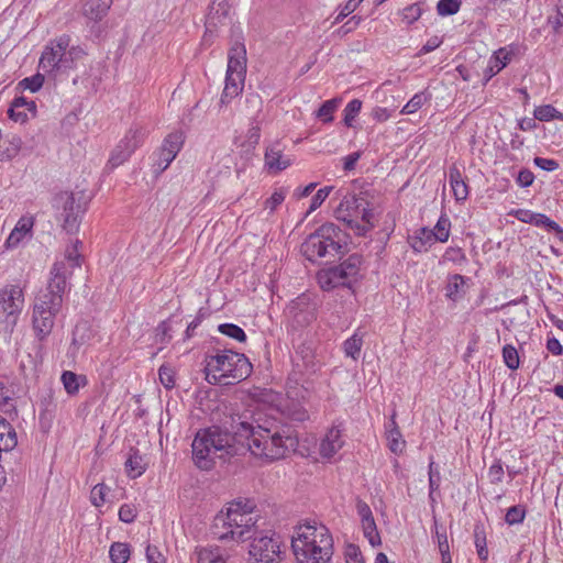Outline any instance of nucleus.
Masks as SVG:
<instances>
[{
	"label": "nucleus",
	"mask_w": 563,
	"mask_h": 563,
	"mask_svg": "<svg viewBox=\"0 0 563 563\" xmlns=\"http://www.w3.org/2000/svg\"><path fill=\"white\" fill-rule=\"evenodd\" d=\"M68 275L70 273L65 262H56L51 269L46 289L35 298L32 327L40 341H44L52 333L55 319L62 311L64 295L70 289L67 282Z\"/></svg>",
	"instance_id": "nucleus-3"
},
{
	"label": "nucleus",
	"mask_w": 563,
	"mask_h": 563,
	"mask_svg": "<svg viewBox=\"0 0 563 563\" xmlns=\"http://www.w3.org/2000/svg\"><path fill=\"white\" fill-rule=\"evenodd\" d=\"M146 134L147 132L143 126L139 124L132 125L125 136L112 151L109 159L111 166L118 167L128 161L135 150L143 144Z\"/></svg>",
	"instance_id": "nucleus-11"
},
{
	"label": "nucleus",
	"mask_w": 563,
	"mask_h": 563,
	"mask_svg": "<svg viewBox=\"0 0 563 563\" xmlns=\"http://www.w3.org/2000/svg\"><path fill=\"white\" fill-rule=\"evenodd\" d=\"M81 244L79 240H76L70 246L66 249L65 257L70 263L71 267L80 266V254L78 246Z\"/></svg>",
	"instance_id": "nucleus-53"
},
{
	"label": "nucleus",
	"mask_w": 563,
	"mask_h": 563,
	"mask_svg": "<svg viewBox=\"0 0 563 563\" xmlns=\"http://www.w3.org/2000/svg\"><path fill=\"white\" fill-rule=\"evenodd\" d=\"M449 181L452 187L456 200H465L468 195L467 185L465 184L461 170L452 165L449 169Z\"/></svg>",
	"instance_id": "nucleus-25"
},
{
	"label": "nucleus",
	"mask_w": 563,
	"mask_h": 563,
	"mask_svg": "<svg viewBox=\"0 0 563 563\" xmlns=\"http://www.w3.org/2000/svg\"><path fill=\"white\" fill-rule=\"evenodd\" d=\"M343 445L341 431L333 427L325 434L320 444V453L323 457H332Z\"/></svg>",
	"instance_id": "nucleus-20"
},
{
	"label": "nucleus",
	"mask_w": 563,
	"mask_h": 563,
	"mask_svg": "<svg viewBox=\"0 0 563 563\" xmlns=\"http://www.w3.org/2000/svg\"><path fill=\"white\" fill-rule=\"evenodd\" d=\"M252 369L253 366L244 354L231 350L210 356L206 365L207 377L212 374L214 383L223 385L246 379Z\"/></svg>",
	"instance_id": "nucleus-6"
},
{
	"label": "nucleus",
	"mask_w": 563,
	"mask_h": 563,
	"mask_svg": "<svg viewBox=\"0 0 563 563\" xmlns=\"http://www.w3.org/2000/svg\"><path fill=\"white\" fill-rule=\"evenodd\" d=\"M533 163L536 166H538L539 168L547 170V172L556 170L560 166L555 159L544 158V157H540V156L534 157Z\"/></svg>",
	"instance_id": "nucleus-58"
},
{
	"label": "nucleus",
	"mask_w": 563,
	"mask_h": 563,
	"mask_svg": "<svg viewBox=\"0 0 563 563\" xmlns=\"http://www.w3.org/2000/svg\"><path fill=\"white\" fill-rule=\"evenodd\" d=\"M21 107H25V110L30 111L33 115L36 112V104L33 100H27L24 97H18L12 101L11 107L8 110L9 118L15 122H24L27 119L25 111H21Z\"/></svg>",
	"instance_id": "nucleus-21"
},
{
	"label": "nucleus",
	"mask_w": 563,
	"mask_h": 563,
	"mask_svg": "<svg viewBox=\"0 0 563 563\" xmlns=\"http://www.w3.org/2000/svg\"><path fill=\"white\" fill-rule=\"evenodd\" d=\"M362 108V101L358 99L351 100L344 108V124L352 126L355 117L358 114Z\"/></svg>",
	"instance_id": "nucleus-44"
},
{
	"label": "nucleus",
	"mask_w": 563,
	"mask_h": 563,
	"mask_svg": "<svg viewBox=\"0 0 563 563\" xmlns=\"http://www.w3.org/2000/svg\"><path fill=\"white\" fill-rule=\"evenodd\" d=\"M24 306V296L20 286L9 285L0 290V318L13 328Z\"/></svg>",
	"instance_id": "nucleus-13"
},
{
	"label": "nucleus",
	"mask_w": 563,
	"mask_h": 563,
	"mask_svg": "<svg viewBox=\"0 0 563 563\" xmlns=\"http://www.w3.org/2000/svg\"><path fill=\"white\" fill-rule=\"evenodd\" d=\"M54 207L60 210L59 219L63 220V229L67 233H76L87 208L84 194L62 191L55 196Z\"/></svg>",
	"instance_id": "nucleus-9"
},
{
	"label": "nucleus",
	"mask_w": 563,
	"mask_h": 563,
	"mask_svg": "<svg viewBox=\"0 0 563 563\" xmlns=\"http://www.w3.org/2000/svg\"><path fill=\"white\" fill-rule=\"evenodd\" d=\"M503 358L506 366L510 369H517L519 367V354L515 346L507 344L503 347Z\"/></svg>",
	"instance_id": "nucleus-41"
},
{
	"label": "nucleus",
	"mask_w": 563,
	"mask_h": 563,
	"mask_svg": "<svg viewBox=\"0 0 563 563\" xmlns=\"http://www.w3.org/2000/svg\"><path fill=\"white\" fill-rule=\"evenodd\" d=\"M130 547L124 542H114L109 550V556L112 563H126L130 559Z\"/></svg>",
	"instance_id": "nucleus-31"
},
{
	"label": "nucleus",
	"mask_w": 563,
	"mask_h": 563,
	"mask_svg": "<svg viewBox=\"0 0 563 563\" xmlns=\"http://www.w3.org/2000/svg\"><path fill=\"white\" fill-rule=\"evenodd\" d=\"M365 199L356 195H346L343 197L334 211L335 218L343 221L351 229L355 220H357L360 210L365 203Z\"/></svg>",
	"instance_id": "nucleus-15"
},
{
	"label": "nucleus",
	"mask_w": 563,
	"mask_h": 563,
	"mask_svg": "<svg viewBox=\"0 0 563 563\" xmlns=\"http://www.w3.org/2000/svg\"><path fill=\"white\" fill-rule=\"evenodd\" d=\"M441 482V475L439 467L433 461L429 464V497L434 501V493L439 489Z\"/></svg>",
	"instance_id": "nucleus-40"
},
{
	"label": "nucleus",
	"mask_w": 563,
	"mask_h": 563,
	"mask_svg": "<svg viewBox=\"0 0 563 563\" xmlns=\"http://www.w3.org/2000/svg\"><path fill=\"white\" fill-rule=\"evenodd\" d=\"M428 100L426 92H418L404 106L401 113L411 114L417 112Z\"/></svg>",
	"instance_id": "nucleus-43"
},
{
	"label": "nucleus",
	"mask_w": 563,
	"mask_h": 563,
	"mask_svg": "<svg viewBox=\"0 0 563 563\" xmlns=\"http://www.w3.org/2000/svg\"><path fill=\"white\" fill-rule=\"evenodd\" d=\"M260 515L249 501L238 500L231 503L225 512L221 511L214 517L211 532L220 541L252 540L249 553L256 563H278V537L272 530H260Z\"/></svg>",
	"instance_id": "nucleus-2"
},
{
	"label": "nucleus",
	"mask_w": 563,
	"mask_h": 563,
	"mask_svg": "<svg viewBox=\"0 0 563 563\" xmlns=\"http://www.w3.org/2000/svg\"><path fill=\"white\" fill-rule=\"evenodd\" d=\"M421 7L415 3L404 9L402 16L408 24H412L421 16Z\"/></svg>",
	"instance_id": "nucleus-54"
},
{
	"label": "nucleus",
	"mask_w": 563,
	"mask_h": 563,
	"mask_svg": "<svg viewBox=\"0 0 563 563\" xmlns=\"http://www.w3.org/2000/svg\"><path fill=\"white\" fill-rule=\"evenodd\" d=\"M245 104L247 108V115L254 121L258 119L260 113L262 112L263 100L257 93H249L245 97Z\"/></svg>",
	"instance_id": "nucleus-34"
},
{
	"label": "nucleus",
	"mask_w": 563,
	"mask_h": 563,
	"mask_svg": "<svg viewBox=\"0 0 563 563\" xmlns=\"http://www.w3.org/2000/svg\"><path fill=\"white\" fill-rule=\"evenodd\" d=\"M7 142H8V146L3 151L0 150V161L11 159V158L15 157L21 150V145H22L21 137L13 135Z\"/></svg>",
	"instance_id": "nucleus-39"
},
{
	"label": "nucleus",
	"mask_w": 563,
	"mask_h": 563,
	"mask_svg": "<svg viewBox=\"0 0 563 563\" xmlns=\"http://www.w3.org/2000/svg\"><path fill=\"white\" fill-rule=\"evenodd\" d=\"M465 284L464 276L460 274H454L450 279L445 287V296L451 300L455 301L459 298V290Z\"/></svg>",
	"instance_id": "nucleus-38"
},
{
	"label": "nucleus",
	"mask_w": 563,
	"mask_h": 563,
	"mask_svg": "<svg viewBox=\"0 0 563 563\" xmlns=\"http://www.w3.org/2000/svg\"><path fill=\"white\" fill-rule=\"evenodd\" d=\"M261 137V126H260V120L256 119V121L252 120L250 124V129L246 133V143L251 147H255Z\"/></svg>",
	"instance_id": "nucleus-52"
},
{
	"label": "nucleus",
	"mask_w": 563,
	"mask_h": 563,
	"mask_svg": "<svg viewBox=\"0 0 563 563\" xmlns=\"http://www.w3.org/2000/svg\"><path fill=\"white\" fill-rule=\"evenodd\" d=\"M183 144V134L178 132L169 133L164 139L161 147L156 150L152 155V170L156 177L159 176L165 169H167V167L181 150Z\"/></svg>",
	"instance_id": "nucleus-12"
},
{
	"label": "nucleus",
	"mask_w": 563,
	"mask_h": 563,
	"mask_svg": "<svg viewBox=\"0 0 563 563\" xmlns=\"http://www.w3.org/2000/svg\"><path fill=\"white\" fill-rule=\"evenodd\" d=\"M62 383L65 387V390L69 395H74L79 390V376L70 371H65L62 374Z\"/></svg>",
	"instance_id": "nucleus-42"
},
{
	"label": "nucleus",
	"mask_w": 563,
	"mask_h": 563,
	"mask_svg": "<svg viewBox=\"0 0 563 563\" xmlns=\"http://www.w3.org/2000/svg\"><path fill=\"white\" fill-rule=\"evenodd\" d=\"M113 0H87L84 14L91 21H100L108 12Z\"/></svg>",
	"instance_id": "nucleus-22"
},
{
	"label": "nucleus",
	"mask_w": 563,
	"mask_h": 563,
	"mask_svg": "<svg viewBox=\"0 0 563 563\" xmlns=\"http://www.w3.org/2000/svg\"><path fill=\"white\" fill-rule=\"evenodd\" d=\"M265 163L271 170L282 172L290 166V158L284 157L280 150L271 147L266 150Z\"/></svg>",
	"instance_id": "nucleus-26"
},
{
	"label": "nucleus",
	"mask_w": 563,
	"mask_h": 563,
	"mask_svg": "<svg viewBox=\"0 0 563 563\" xmlns=\"http://www.w3.org/2000/svg\"><path fill=\"white\" fill-rule=\"evenodd\" d=\"M294 367L296 383L309 389L311 376L320 369V362L316 358L313 350L309 344L301 343L298 345L294 357Z\"/></svg>",
	"instance_id": "nucleus-10"
},
{
	"label": "nucleus",
	"mask_w": 563,
	"mask_h": 563,
	"mask_svg": "<svg viewBox=\"0 0 563 563\" xmlns=\"http://www.w3.org/2000/svg\"><path fill=\"white\" fill-rule=\"evenodd\" d=\"M86 55L87 52L82 46L70 45V36L63 34L45 45L38 60V68L56 79L68 70L75 69L77 63Z\"/></svg>",
	"instance_id": "nucleus-5"
},
{
	"label": "nucleus",
	"mask_w": 563,
	"mask_h": 563,
	"mask_svg": "<svg viewBox=\"0 0 563 563\" xmlns=\"http://www.w3.org/2000/svg\"><path fill=\"white\" fill-rule=\"evenodd\" d=\"M45 76L43 74L37 73L31 77L22 79L19 82V86L23 87L24 89H29L32 92H36L42 88Z\"/></svg>",
	"instance_id": "nucleus-47"
},
{
	"label": "nucleus",
	"mask_w": 563,
	"mask_h": 563,
	"mask_svg": "<svg viewBox=\"0 0 563 563\" xmlns=\"http://www.w3.org/2000/svg\"><path fill=\"white\" fill-rule=\"evenodd\" d=\"M461 7V0H440L437 4L439 15L446 16L455 14Z\"/></svg>",
	"instance_id": "nucleus-46"
},
{
	"label": "nucleus",
	"mask_w": 563,
	"mask_h": 563,
	"mask_svg": "<svg viewBox=\"0 0 563 563\" xmlns=\"http://www.w3.org/2000/svg\"><path fill=\"white\" fill-rule=\"evenodd\" d=\"M533 115L534 119L542 122H548L551 120L563 121V113L558 111L552 104H543L537 107L534 109Z\"/></svg>",
	"instance_id": "nucleus-32"
},
{
	"label": "nucleus",
	"mask_w": 563,
	"mask_h": 563,
	"mask_svg": "<svg viewBox=\"0 0 563 563\" xmlns=\"http://www.w3.org/2000/svg\"><path fill=\"white\" fill-rule=\"evenodd\" d=\"M146 559L148 563H165V558L156 547L147 545Z\"/></svg>",
	"instance_id": "nucleus-62"
},
{
	"label": "nucleus",
	"mask_w": 563,
	"mask_h": 563,
	"mask_svg": "<svg viewBox=\"0 0 563 563\" xmlns=\"http://www.w3.org/2000/svg\"><path fill=\"white\" fill-rule=\"evenodd\" d=\"M245 75L228 73L225 75V86L221 95V104H227L236 97L243 89Z\"/></svg>",
	"instance_id": "nucleus-18"
},
{
	"label": "nucleus",
	"mask_w": 563,
	"mask_h": 563,
	"mask_svg": "<svg viewBox=\"0 0 563 563\" xmlns=\"http://www.w3.org/2000/svg\"><path fill=\"white\" fill-rule=\"evenodd\" d=\"M332 190H333L332 186H325L323 188H320L312 197L311 203H310V207H309L307 213H311L314 210H317L323 203V201L328 198V196L330 195V192Z\"/></svg>",
	"instance_id": "nucleus-49"
},
{
	"label": "nucleus",
	"mask_w": 563,
	"mask_h": 563,
	"mask_svg": "<svg viewBox=\"0 0 563 563\" xmlns=\"http://www.w3.org/2000/svg\"><path fill=\"white\" fill-rule=\"evenodd\" d=\"M511 55L506 47H501L493 54L484 71V85L510 63Z\"/></svg>",
	"instance_id": "nucleus-17"
},
{
	"label": "nucleus",
	"mask_w": 563,
	"mask_h": 563,
	"mask_svg": "<svg viewBox=\"0 0 563 563\" xmlns=\"http://www.w3.org/2000/svg\"><path fill=\"white\" fill-rule=\"evenodd\" d=\"M109 492V487L104 484H97L91 489L90 499L96 507H100L106 503V495Z\"/></svg>",
	"instance_id": "nucleus-50"
},
{
	"label": "nucleus",
	"mask_w": 563,
	"mask_h": 563,
	"mask_svg": "<svg viewBox=\"0 0 563 563\" xmlns=\"http://www.w3.org/2000/svg\"><path fill=\"white\" fill-rule=\"evenodd\" d=\"M285 200V194L283 191H275L266 201L265 208L274 211Z\"/></svg>",
	"instance_id": "nucleus-63"
},
{
	"label": "nucleus",
	"mask_w": 563,
	"mask_h": 563,
	"mask_svg": "<svg viewBox=\"0 0 563 563\" xmlns=\"http://www.w3.org/2000/svg\"><path fill=\"white\" fill-rule=\"evenodd\" d=\"M316 310L311 297L302 294L289 302L286 313L297 327H306L316 319Z\"/></svg>",
	"instance_id": "nucleus-14"
},
{
	"label": "nucleus",
	"mask_w": 563,
	"mask_h": 563,
	"mask_svg": "<svg viewBox=\"0 0 563 563\" xmlns=\"http://www.w3.org/2000/svg\"><path fill=\"white\" fill-rule=\"evenodd\" d=\"M517 184L520 186V187H529L532 185L533 180H534V175L533 173L528 169V168H522L519 173H518V176H517Z\"/></svg>",
	"instance_id": "nucleus-59"
},
{
	"label": "nucleus",
	"mask_w": 563,
	"mask_h": 563,
	"mask_svg": "<svg viewBox=\"0 0 563 563\" xmlns=\"http://www.w3.org/2000/svg\"><path fill=\"white\" fill-rule=\"evenodd\" d=\"M548 23L555 33H559L560 29L563 27V13L558 10L554 15L549 16Z\"/></svg>",
	"instance_id": "nucleus-64"
},
{
	"label": "nucleus",
	"mask_w": 563,
	"mask_h": 563,
	"mask_svg": "<svg viewBox=\"0 0 563 563\" xmlns=\"http://www.w3.org/2000/svg\"><path fill=\"white\" fill-rule=\"evenodd\" d=\"M158 376L162 385L166 389H172L175 386V374L169 366L162 365L158 369Z\"/></svg>",
	"instance_id": "nucleus-51"
},
{
	"label": "nucleus",
	"mask_w": 563,
	"mask_h": 563,
	"mask_svg": "<svg viewBox=\"0 0 563 563\" xmlns=\"http://www.w3.org/2000/svg\"><path fill=\"white\" fill-rule=\"evenodd\" d=\"M450 227H451V222H450V219L445 216V214H442L435 227H434V230L433 231V235H435V240H438L439 242H446L449 236H450ZM432 234H429V236H431Z\"/></svg>",
	"instance_id": "nucleus-36"
},
{
	"label": "nucleus",
	"mask_w": 563,
	"mask_h": 563,
	"mask_svg": "<svg viewBox=\"0 0 563 563\" xmlns=\"http://www.w3.org/2000/svg\"><path fill=\"white\" fill-rule=\"evenodd\" d=\"M197 563H225L220 549L201 548L196 550Z\"/></svg>",
	"instance_id": "nucleus-30"
},
{
	"label": "nucleus",
	"mask_w": 563,
	"mask_h": 563,
	"mask_svg": "<svg viewBox=\"0 0 563 563\" xmlns=\"http://www.w3.org/2000/svg\"><path fill=\"white\" fill-rule=\"evenodd\" d=\"M345 233L332 222L319 227L300 246L302 255L310 262H316L327 255L341 254L346 244Z\"/></svg>",
	"instance_id": "nucleus-7"
},
{
	"label": "nucleus",
	"mask_w": 563,
	"mask_h": 563,
	"mask_svg": "<svg viewBox=\"0 0 563 563\" xmlns=\"http://www.w3.org/2000/svg\"><path fill=\"white\" fill-rule=\"evenodd\" d=\"M89 328L86 322L78 323L73 331L71 344L79 347L89 339Z\"/></svg>",
	"instance_id": "nucleus-48"
},
{
	"label": "nucleus",
	"mask_w": 563,
	"mask_h": 563,
	"mask_svg": "<svg viewBox=\"0 0 563 563\" xmlns=\"http://www.w3.org/2000/svg\"><path fill=\"white\" fill-rule=\"evenodd\" d=\"M291 548L299 563H328L333 555V539L324 525L306 522L298 527Z\"/></svg>",
	"instance_id": "nucleus-4"
},
{
	"label": "nucleus",
	"mask_w": 563,
	"mask_h": 563,
	"mask_svg": "<svg viewBox=\"0 0 563 563\" xmlns=\"http://www.w3.org/2000/svg\"><path fill=\"white\" fill-rule=\"evenodd\" d=\"M362 219V223H360L357 220L352 225V230L360 236H364L374 228V212L373 209L369 208V202L365 201L363 207L360 210V214Z\"/></svg>",
	"instance_id": "nucleus-24"
},
{
	"label": "nucleus",
	"mask_w": 563,
	"mask_h": 563,
	"mask_svg": "<svg viewBox=\"0 0 563 563\" xmlns=\"http://www.w3.org/2000/svg\"><path fill=\"white\" fill-rule=\"evenodd\" d=\"M14 428L12 424L0 415V440L3 435H9L7 439V448L12 445Z\"/></svg>",
	"instance_id": "nucleus-56"
},
{
	"label": "nucleus",
	"mask_w": 563,
	"mask_h": 563,
	"mask_svg": "<svg viewBox=\"0 0 563 563\" xmlns=\"http://www.w3.org/2000/svg\"><path fill=\"white\" fill-rule=\"evenodd\" d=\"M119 518L125 523H131L136 518V509L133 505L124 504L119 509Z\"/></svg>",
	"instance_id": "nucleus-55"
},
{
	"label": "nucleus",
	"mask_w": 563,
	"mask_h": 563,
	"mask_svg": "<svg viewBox=\"0 0 563 563\" xmlns=\"http://www.w3.org/2000/svg\"><path fill=\"white\" fill-rule=\"evenodd\" d=\"M362 264L363 256L353 253L339 265L319 272L318 283L323 290H331L340 286L350 287L356 279Z\"/></svg>",
	"instance_id": "nucleus-8"
},
{
	"label": "nucleus",
	"mask_w": 563,
	"mask_h": 563,
	"mask_svg": "<svg viewBox=\"0 0 563 563\" xmlns=\"http://www.w3.org/2000/svg\"><path fill=\"white\" fill-rule=\"evenodd\" d=\"M554 222L555 221L550 219L548 216H545L543 213L534 212V216H533L531 224H533L536 227H543L548 231H550V229L554 224Z\"/></svg>",
	"instance_id": "nucleus-61"
},
{
	"label": "nucleus",
	"mask_w": 563,
	"mask_h": 563,
	"mask_svg": "<svg viewBox=\"0 0 563 563\" xmlns=\"http://www.w3.org/2000/svg\"><path fill=\"white\" fill-rule=\"evenodd\" d=\"M220 333L234 339L239 342L246 341V334L244 330L234 323H222L218 327Z\"/></svg>",
	"instance_id": "nucleus-37"
},
{
	"label": "nucleus",
	"mask_w": 563,
	"mask_h": 563,
	"mask_svg": "<svg viewBox=\"0 0 563 563\" xmlns=\"http://www.w3.org/2000/svg\"><path fill=\"white\" fill-rule=\"evenodd\" d=\"M362 1L363 0H349L335 18L334 22H341L343 19H345L362 3Z\"/></svg>",
	"instance_id": "nucleus-60"
},
{
	"label": "nucleus",
	"mask_w": 563,
	"mask_h": 563,
	"mask_svg": "<svg viewBox=\"0 0 563 563\" xmlns=\"http://www.w3.org/2000/svg\"><path fill=\"white\" fill-rule=\"evenodd\" d=\"M346 563H364L360 548L355 544H349L345 549Z\"/></svg>",
	"instance_id": "nucleus-57"
},
{
	"label": "nucleus",
	"mask_w": 563,
	"mask_h": 563,
	"mask_svg": "<svg viewBox=\"0 0 563 563\" xmlns=\"http://www.w3.org/2000/svg\"><path fill=\"white\" fill-rule=\"evenodd\" d=\"M363 345V333L357 329L352 336L343 342V351L346 356L357 360Z\"/></svg>",
	"instance_id": "nucleus-27"
},
{
	"label": "nucleus",
	"mask_w": 563,
	"mask_h": 563,
	"mask_svg": "<svg viewBox=\"0 0 563 563\" xmlns=\"http://www.w3.org/2000/svg\"><path fill=\"white\" fill-rule=\"evenodd\" d=\"M298 443L292 424L274 417H255L245 410L231 413L222 426L199 430L191 444L192 460L198 468L209 471L217 459L225 461L247 450L254 456L272 462L295 452Z\"/></svg>",
	"instance_id": "nucleus-1"
},
{
	"label": "nucleus",
	"mask_w": 563,
	"mask_h": 563,
	"mask_svg": "<svg viewBox=\"0 0 563 563\" xmlns=\"http://www.w3.org/2000/svg\"><path fill=\"white\" fill-rule=\"evenodd\" d=\"M388 448L395 454H400L405 448V440H402L401 432L398 426L386 430Z\"/></svg>",
	"instance_id": "nucleus-33"
},
{
	"label": "nucleus",
	"mask_w": 563,
	"mask_h": 563,
	"mask_svg": "<svg viewBox=\"0 0 563 563\" xmlns=\"http://www.w3.org/2000/svg\"><path fill=\"white\" fill-rule=\"evenodd\" d=\"M229 9L230 7L228 0H213L212 4L210 5V12L208 14V23L216 25V20L221 22V19L228 16Z\"/></svg>",
	"instance_id": "nucleus-29"
},
{
	"label": "nucleus",
	"mask_w": 563,
	"mask_h": 563,
	"mask_svg": "<svg viewBox=\"0 0 563 563\" xmlns=\"http://www.w3.org/2000/svg\"><path fill=\"white\" fill-rule=\"evenodd\" d=\"M8 437L3 435L0 440V466H4V475L7 472L14 473L19 471L22 457L21 453L14 450L18 445L16 432L14 431L12 445L7 448Z\"/></svg>",
	"instance_id": "nucleus-16"
},
{
	"label": "nucleus",
	"mask_w": 563,
	"mask_h": 563,
	"mask_svg": "<svg viewBox=\"0 0 563 563\" xmlns=\"http://www.w3.org/2000/svg\"><path fill=\"white\" fill-rule=\"evenodd\" d=\"M526 517V508L521 505L510 507L505 516V521L512 526L521 523Z\"/></svg>",
	"instance_id": "nucleus-45"
},
{
	"label": "nucleus",
	"mask_w": 563,
	"mask_h": 563,
	"mask_svg": "<svg viewBox=\"0 0 563 563\" xmlns=\"http://www.w3.org/2000/svg\"><path fill=\"white\" fill-rule=\"evenodd\" d=\"M341 99L340 98H333V99H330V100H327L324 101L320 108L316 111V117L321 120L323 123H330L333 121L334 117V112L336 111V109L339 108L340 103H341Z\"/></svg>",
	"instance_id": "nucleus-28"
},
{
	"label": "nucleus",
	"mask_w": 563,
	"mask_h": 563,
	"mask_svg": "<svg viewBox=\"0 0 563 563\" xmlns=\"http://www.w3.org/2000/svg\"><path fill=\"white\" fill-rule=\"evenodd\" d=\"M246 51L243 44H235L230 48L228 73L245 75Z\"/></svg>",
	"instance_id": "nucleus-19"
},
{
	"label": "nucleus",
	"mask_w": 563,
	"mask_h": 563,
	"mask_svg": "<svg viewBox=\"0 0 563 563\" xmlns=\"http://www.w3.org/2000/svg\"><path fill=\"white\" fill-rule=\"evenodd\" d=\"M125 468L128 476L131 478H137L145 472L146 463L137 449H130L129 457L125 462Z\"/></svg>",
	"instance_id": "nucleus-23"
},
{
	"label": "nucleus",
	"mask_w": 563,
	"mask_h": 563,
	"mask_svg": "<svg viewBox=\"0 0 563 563\" xmlns=\"http://www.w3.org/2000/svg\"><path fill=\"white\" fill-rule=\"evenodd\" d=\"M362 528L365 538L368 540L372 547L380 545L382 541L374 518L363 521Z\"/></svg>",
	"instance_id": "nucleus-35"
}]
</instances>
